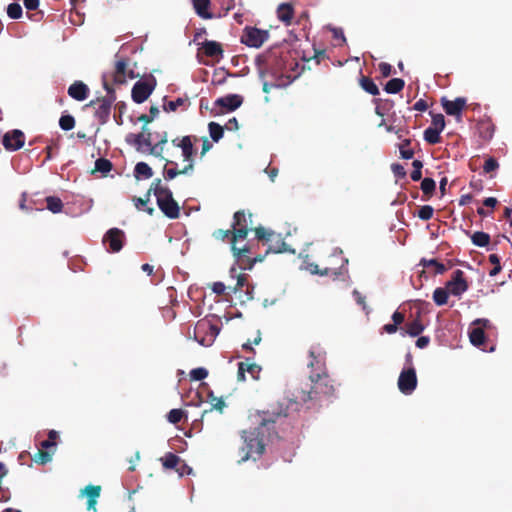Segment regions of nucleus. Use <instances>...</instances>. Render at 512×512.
Segmentation results:
<instances>
[{"label":"nucleus","mask_w":512,"mask_h":512,"mask_svg":"<svg viewBox=\"0 0 512 512\" xmlns=\"http://www.w3.org/2000/svg\"><path fill=\"white\" fill-rule=\"evenodd\" d=\"M307 366L311 369L310 374H328L326 371L325 357L316 353L313 349L309 351V362Z\"/></svg>","instance_id":"obj_21"},{"label":"nucleus","mask_w":512,"mask_h":512,"mask_svg":"<svg viewBox=\"0 0 512 512\" xmlns=\"http://www.w3.org/2000/svg\"><path fill=\"white\" fill-rule=\"evenodd\" d=\"M391 170L394 173L395 177H397V178L406 177V170L401 164H398V163L392 164Z\"/></svg>","instance_id":"obj_59"},{"label":"nucleus","mask_w":512,"mask_h":512,"mask_svg":"<svg viewBox=\"0 0 512 512\" xmlns=\"http://www.w3.org/2000/svg\"><path fill=\"white\" fill-rule=\"evenodd\" d=\"M68 95L77 101H84L89 95V88L82 81H75L69 86Z\"/></svg>","instance_id":"obj_23"},{"label":"nucleus","mask_w":512,"mask_h":512,"mask_svg":"<svg viewBox=\"0 0 512 512\" xmlns=\"http://www.w3.org/2000/svg\"><path fill=\"white\" fill-rule=\"evenodd\" d=\"M253 230L257 240L267 245L266 253H283L290 251L280 234L267 230L262 226L256 227Z\"/></svg>","instance_id":"obj_7"},{"label":"nucleus","mask_w":512,"mask_h":512,"mask_svg":"<svg viewBox=\"0 0 512 512\" xmlns=\"http://www.w3.org/2000/svg\"><path fill=\"white\" fill-rule=\"evenodd\" d=\"M226 286L222 282H214L212 285V291L217 295H223L225 293Z\"/></svg>","instance_id":"obj_62"},{"label":"nucleus","mask_w":512,"mask_h":512,"mask_svg":"<svg viewBox=\"0 0 512 512\" xmlns=\"http://www.w3.org/2000/svg\"><path fill=\"white\" fill-rule=\"evenodd\" d=\"M134 174L136 178L143 177L145 179H149L153 176V171L147 163L139 162L134 168Z\"/></svg>","instance_id":"obj_35"},{"label":"nucleus","mask_w":512,"mask_h":512,"mask_svg":"<svg viewBox=\"0 0 512 512\" xmlns=\"http://www.w3.org/2000/svg\"><path fill=\"white\" fill-rule=\"evenodd\" d=\"M2 144L7 151H17L25 144V134L19 129H13L2 136Z\"/></svg>","instance_id":"obj_15"},{"label":"nucleus","mask_w":512,"mask_h":512,"mask_svg":"<svg viewBox=\"0 0 512 512\" xmlns=\"http://www.w3.org/2000/svg\"><path fill=\"white\" fill-rule=\"evenodd\" d=\"M469 338L470 342L476 347H480L486 341L485 332L482 327L472 329L469 332Z\"/></svg>","instance_id":"obj_30"},{"label":"nucleus","mask_w":512,"mask_h":512,"mask_svg":"<svg viewBox=\"0 0 512 512\" xmlns=\"http://www.w3.org/2000/svg\"><path fill=\"white\" fill-rule=\"evenodd\" d=\"M294 16V9L291 4L282 3L277 8V17L285 25H290Z\"/></svg>","instance_id":"obj_26"},{"label":"nucleus","mask_w":512,"mask_h":512,"mask_svg":"<svg viewBox=\"0 0 512 512\" xmlns=\"http://www.w3.org/2000/svg\"><path fill=\"white\" fill-rule=\"evenodd\" d=\"M22 7L19 3H11L7 7V14L11 19H19L22 16Z\"/></svg>","instance_id":"obj_49"},{"label":"nucleus","mask_w":512,"mask_h":512,"mask_svg":"<svg viewBox=\"0 0 512 512\" xmlns=\"http://www.w3.org/2000/svg\"><path fill=\"white\" fill-rule=\"evenodd\" d=\"M52 459L51 453L48 451V449H39L38 452L34 456V461L38 464L44 465L48 462H50Z\"/></svg>","instance_id":"obj_45"},{"label":"nucleus","mask_w":512,"mask_h":512,"mask_svg":"<svg viewBox=\"0 0 512 512\" xmlns=\"http://www.w3.org/2000/svg\"><path fill=\"white\" fill-rule=\"evenodd\" d=\"M417 387L416 371L413 367L403 369L398 378V388L401 393L410 395Z\"/></svg>","instance_id":"obj_14"},{"label":"nucleus","mask_w":512,"mask_h":512,"mask_svg":"<svg viewBox=\"0 0 512 512\" xmlns=\"http://www.w3.org/2000/svg\"><path fill=\"white\" fill-rule=\"evenodd\" d=\"M243 103V97L238 94H228L216 99L215 106L222 108V113L232 112L238 109Z\"/></svg>","instance_id":"obj_19"},{"label":"nucleus","mask_w":512,"mask_h":512,"mask_svg":"<svg viewBox=\"0 0 512 512\" xmlns=\"http://www.w3.org/2000/svg\"><path fill=\"white\" fill-rule=\"evenodd\" d=\"M449 291L447 288L438 287L433 292V300L438 306H443L447 304Z\"/></svg>","instance_id":"obj_36"},{"label":"nucleus","mask_w":512,"mask_h":512,"mask_svg":"<svg viewBox=\"0 0 512 512\" xmlns=\"http://www.w3.org/2000/svg\"><path fill=\"white\" fill-rule=\"evenodd\" d=\"M434 209L430 205L422 206L418 211V217L421 220L428 221L433 217Z\"/></svg>","instance_id":"obj_54"},{"label":"nucleus","mask_w":512,"mask_h":512,"mask_svg":"<svg viewBox=\"0 0 512 512\" xmlns=\"http://www.w3.org/2000/svg\"><path fill=\"white\" fill-rule=\"evenodd\" d=\"M442 131L434 129L432 127H428L424 131V140L429 144H438L441 142V134Z\"/></svg>","instance_id":"obj_37"},{"label":"nucleus","mask_w":512,"mask_h":512,"mask_svg":"<svg viewBox=\"0 0 512 512\" xmlns=\"http://www.w3.org/2000/svg\"><path fill=\"white\" fill-rule=\"evenodd\" d=\"M471 241L475 246L486 247L490 243V235L486 232L476 231L471 235Z\"/></svg>","instance_id":"obj_34"},{"label":"nucleus","mask_w":512,"mask_h":512,"mask_svg":"<svg viewBox=\"0 0 512 512\" xmlns=\"http://www.w3.org/2000/svg\"><path fill=\"white\" fill-rule=\"evenodd\" d=\"M489 262L491 264H493V268L490 270L489 275L491 277H494V276L498 275L502 270V267L500 264V258L497 254H490Z\"/></svg>","instance_id":"obj_48"},{"label":"nucleus","mask_w":512,"mask_h":512,"mask_svg":"<svg viewBox=\"0 0 512 512\" xmlns=\"http://www.w3.org/2000/svg\"><path fill=\"white\" fill-rule=\"evenodd\" d=\"M129 59L126 57H119L116 55L114 63V70L110 77L114 84L120 85L127 81V78L134 79L136 76L132 69H129Z\"/></svg>","instance_id":"obj_11"},{"label":"nucleus","mask_w":512,"mask_h":512,"mask_svg":"<svg viewBox=\"0 0 512 512\" xmlns=\"http://www.w3.org/2000/svg\"><path fill=\"white\" fill-rule=\"evenodd\" d=\"M411 140L405 139L399 146L400 155L403 159H412L414 156V150L410 148Z\"/></svg>","instance_id":"obj_44"},{"label":"nucleus","mask_w":512,"mask_h":512,"mask_svg":"<svg viewBox=\"0 0 512 512\" xmlns=\"http://www.w3.org/2000/svg\"><path fill=\"white\" fill-rule=\"evenodd\" d=\"M420 264L424 267V268H429V267H433L435 269L434 271V274L437 275V274H443L447 268L445 267L444 264L438 262L436 259H422Z\"/></svg>","instance_id":"obj_38"},{"label":"nucleus","mask_w":512,"mask_h":512,"mask_svg":"<svg viewBox=\"0 0 512 512\" xmlns=\"http://www.w3.org/2000/svg\"><path fill=\"white\" fill-rule=\"evenodd\" d=\"M149 192H153L159 209L166 217L170 219L179 218L180 207L173 198L172 191L167 186L163 185L160 178L153 180L149 188Z\"/></svg>","instance_id":"obj_4"},{"label":"nucleus","mask_w":512,"mask_h":512,"mask_svg":"<svg viewBox=\"0 0 512 512\" xmlns=\"http://www.w3.org/2000/svg\"><path fill=\"white\" fill-rule=\"evenodd\" d=\"M202 49H203L204 54L207 57L216 58V59L223 57L224 51L222 49V46L220 43H218L216 41L206 40L202 45Z\"/></svg>","instance_id":"obj_24"},{"label":"nucleus","mask_w":512,"mask_h":512,"mask_svg":"<svg viewBox=\"0 0 512 512\" xmlns=\"http://www.w3.org/2000/svg\"><path fill=\"white\" fill-rule=\"evenodd\" d=\"M359 85L361 86V88L364 91H366L367 93H369L373 96H376L380 93L378 86L374 83V81L370 77L361 75V77L359 79Z\"/></svg>","instance_id":"obj_28"},{"label":"nucleus","mask_w":512,"mask_h":512,"mask_svg":"<svg viewBox=\"0 0 512 512\" xmlns=\"http://www.w3.org/2000/svg\"><path fill=\"white\" fill-rule=\"evenodd\" d=\"M378 69L383 77H389L392 73V66L386 62L379 63Z\"/></svg>","instance_id":"obj_60"},{"label":"nucleus","mask_w":512,"mask_h":512,"mask_svg":"<svg viewBox=\"0 0 512 512\" xmlns=\"http://www.w3.org/2000/svg\"><path fill=\"white\" fill-rule=\"evenodd\" d=\"M220 329L217 325L212 324L210 321L202 319L199 320L193 331L194 339L203 346H210L215 341Z\"/></svg>","instance_id":"obj_8"},{"label":"nucleus","mask_w":512,"mask_h":512,"mask_svg":"<svg viewBox=\"0 0 512 512\" xmlns=\"http://www.w3.org/2000/svg\"><path fill=\"white\" fill-rule=\"evenodd\" d=\"M154 90V85L147 81H137L131 91L132 99L135 103L146 101Z\"/></svg>","instance_id":"obj_18"},{"label":"nucleus","mask_w":512,"mask_h":512,"mask_svg":"<svg viewBox=\"0 0 512 512\" xmlns=\"http://www.w3.org/2000/svg\"><path fill=\"white\" fill-rule=\"evenodd\" d=\"M125 240L124 232L119 228L109 229L103 237V242L108 243L109 251L112 253L119 252Z\"/></svg>","instance_id":"obj_17"},{"label":"nucleus","mask_w":512,"mask_h":512,"mask_svg":"<svg viewBox=\"0 0 512 512\" xmlns=\"http://www.w3.org/2000/svg\"><path fill=\"white\" fill-rule=\"evenodd\" d=\"M446 288L453 296L460 297L465 293L469 288V284L464 272L459 269L454 271L451 279L446 283Z\"/></svg>","instance_id":"obj_13"},{"label":"nucleus","mask_w":512,"mask_h":512,"mask_svg":"<svg viewBox=\"0 0 512 512\" xmlns=\"http://www.w3.org/2000/svg\"><path fill=\"white\" fill-rule=\"evenodd\" d=\"M186 102L187 99L184 98H177L176 100L168 101L164 103L163 110L168 113L175 112L178 109V107L185 105Z\"/></svg>","instance_id":"obj_46"},{"label":"nucleus","mask_w":512,"mask_h":512,"mask_svg":"<svg viewBox=\"0 0 512 512\" xmlns=\"http://www.w3.org/2000/svg\"><path fill=\"white\" fill-rule=\"evenodd\" d=\"M212 147H213V145L208 140V138L207 137H203L202 138L201 156H204Z\"/></svg>","instance_id":"obj_63"},{"label":"nucleus","mask_w":512,"mask_h":512,"mask_svg":"<svg viewBox=\"0 0 512 512\" xmlns=\"http://www.w3.org/2000/svg\"><path fill=\"white\" fill-rule=\"evenodd\" d=\"M175 471L180 475H188L192 472V468L188 466L183 460H181V463L177 466Z\"/></svg>","instance_id":"obj_61"},{"label":"nucleus","mask_w":512,"mask_h":512,"mask_svg":"<svg viewBox=\"0 0 512 512\" xmlns=\"http://www.w3.org/2000/svg\"><path fill=\"white\" fill-rule=\"evenodd\" d=\"M166 161V164L164 166V169H163V177L165 180H172L174 179L175 177H177L178 175H188L190 174L191 172H182V169H177V163L174 162V161H171V160H168L164 157V159Z\"/></svg>","instance_id":"obj_25"},{"label":"nucleus","mask_w":512,"mask_h":512,"mask_svg":"<svg viewBox=\"0 0 512 512\" xmlns=\"http://www.w3.org/2000/svg\"><path fill=\"white\" fill-rule=\"evenodd\" d=\"M467 100L464 97H457L455 100H448L445 97L441 99V105L445 113L453 116L457 121L462 120V111L466 107Z\"/></svg>","instance_id":"obj_16"},{"label":"nucleus","mask_w":512,"mask_h":512,"mask_svg":"<svg viewBox=\"0 0 512 512\" xmlns=\"http://www.w3.org/2000/svg\"><path fill=\"white\" fill-rule=\"evenodd\" d=\"M150 194H151V192H149V190H148L145 195V198H141V197L133 198L134 205L138 210L143 209L147 205V203L150 200Z\"/></svg>","instance_id":"obj_58"},{"label":"nucleus","mask_w":512,"mask_h":512,"mask_svg":"<svg viewBox=\"0 0 512 512\" xmlns=\"http://www.w3.org/2000/svg\"><path fill=\"white\" fill-rule=\"evenodd\" d=\"M103 87L108 93V97L97 98L89 102L88 106L94 108V116L98 119L101 125L108 122L111 112V107L116 99L115 91L108 82L106 74L102 77Z\"/></svg>","instance_id":"obj_5"},{"label":"nucleus","mask_w":512,"mask_h":512,"mask_svg":"<svg viewBox=\"0 0 512 512\" xmlns=\"http://www.w3.org/2000/svg\"><path fill=\"white\" fill-rule=\"evenodd\" d=\"M209 402L212 405V409L222 412L225 407V402L222 398H218L213 395L212 392L208 394Z\"/></svg>","instance_id":"obj_53"},{"label":"nucleus","mask_w":512,"mask_h":512,"mask_svg":"<svg viewBox=\"0 0 512 512\" xmlns=\"http://www.w3.org/2000/svg\"><path fill=\"white\" fill-rule=\"evenodd\" d=\"M405 86V82L401 78H393L389 80L384 87V90L389 94L399 93Z\"/></svg>","instance_id":"obj_33"},{"label":"nucleus","mask_w":512,"mask_h":512,"mask_svg":"<svg viewBox=\"0 0 512 512\" xmlns=\"http://www.w3.org/2000/svg\"><path fill=\"white\" fill-rule=\"evenodd\" d=\"M240 241L241 240H233L231 251L240 268L244 270H250L253 268L256 262H262L264 260V256H253L254 245L246 243L243 246H238Z\"/></svg>","instance_id":"obj_6"},{"label":"nucleus","mask_w":512,"mask_h":512,"mask_svg":"<svg viewBox=\"0 0 512 512\" xmlns=\"http://www.w3.org/2000/svg\"><path fill=\"white\" fill-rule=\"evenodd\" d=\"M113 168V164L110 160L106 158H98L95 161L94 169L92 173H101L102 176H106Z\"/></svg>","instance_id":"obj_29"},{"label":"nucleus","mask_w":512,"mask_h":512,"mask_svg":"<svg viewBox=\"0 0 512 512\" xmlns=\"http://www.w3.org/2000/svg\"><path fill=\"white\" fill-rule=\"evenodd\" d=\"M392 320H393V323L396 324L397 326L402 324L405 320V316L402 312H399V311H395L393 314H392Z\"/></svg>","instance_id":"obj_64"},{"label":"nucleus","mask_w":512,"mask_h":512,"mask_svg":"<svg viewBox=\"0 0 512 512\" xmlns=\"http://www.w3.org/2000/svg\"><path fill=\"white\" fill-rule=\"evenodd\" d=\"M282 417H288V413L281 409L272 406L270 409L256 412L252 418L256 427L253 430L243 431L242 438L245 446L243 450H246L242 460H248L254 456H261L265 451V441L272 439L274 436L277 437L275 431V424Z\"/></svg>","instance_id":"obj_2"},{"label":"nucleus","mask_w":512,"mask_h":512,"mask_svg":"<svg viewBox=\"0 0 512 512\" xmlns=\"http://www.w3.org/2000/svg\"><path fill=\"white\" fill-rule=\"evenodd\" d=\"M189 375H190V380L201 381L208 376V370L203 367L195 368L190 371Z\"/></svg>","instance_id":"obj_50"},{"label":"nucleus","mask_w":512,"mask_h":512,"mask_svg":"<svg viewBox=\"0 0 512 512\" xmlns=\"http://www.w3.org/2000/svg\"><path fill=\"white\" fill-rule=\"evenodd\" d=\"M159 140L156 144H152V133L146 126L142 127V131L138 134H129L127 142L134 145L137 151L148 152L150 155L164 159V145L168 141L167 132L157 135Z\"/></svg>","instance_id":"obj_3"},{"label":"nucleus","mask_w":512,"mask_h":512,"mask_svg":"<svg viewBox=\"0 0 512 512\" xmlns=\"http://www.w3.org/2000/svg\"><path fill=\"white\" fill-rule=\"evenodd\" d=\"M335 393L333 380L328 374H309V382L296 387L292 398L279 402L277 407L290 415V410L300 411V407L306 405L307 409H317L322 402L330 399Z\"/></svg>","instance_id":"obj_1"},{"label":"nucleus","mask_w":512,"mask_h":512,"mask_svg":"<svg viewBox=\"0 0 512 512\" xmlns=\"http://www.w3.org/2000/svg\"><path fill=\"white\" fill-rule=\"evenodd\" d=\"M59 126L62 130L69 131L75 126V119L71 115H62L59 119Z\"/></svg>","instance_id":"obj_47"},{"label":"nucleus","mask_w":512,"mask_h":512,"mask_svg":"<svg viewBox=\"0 0 512 512\" xmlns=\"http://www.w3.org/2000/svg\"><path fill=\"white\" fill-rule=\"evenodd\" d=\"M57 437L58 432L55 430H50L48 433V439L41 442V447L44 449L54 448L56 446Z\"/></svg>","instance_id":"obj_51"},{"label":"nucleus","mask_w":512,"mask_h":512,"mask_svg":"<svg viewBox=\"0 0 512 512\" xmlns=\"http://www.w3.org/2000/svg\"><path fill=\"white\" fill-rule=\"evenodd\" d=\"M197 141V136L187 135L181 137L179 144H177V147L182 151L184 161L187 162V164L183 167L182 172H192L194 170V155L196 152L194 145Z\"/></svg>","instance_id":"obj_10"},{"label":"nucleus","mask_w":512,"mask_h":512,"mask_svg":"<svg viewBox=\"0 0 512 512\" xmlns=\"http://www.w3.org/2000/svg\"><path fill=\"white\" fill-rule=\"evenodd\" d=\"M499 168V163L498 161L493 158V157H489L486 159L484 165H483V171L484 173H491V172H494L496 171L497 169Z\"/></svg>","instance_id":"obj_55"},{"label":"nucleus","mask_w":512,"mask_h":512,"mask_svg":"<svg viewBox=\"0 0 512 512\" xmlns=\"http://www.w3.org/2000/svg\"><path fill=\"white\" fill-rule=\"evenodd\" d=\"M269 33L256 27H245L241 35V43L248 47L259 48L267 41Z\"/></svg>","instance_id":"obj_12"},{"label":"nucleus","mask_w":512,"mask_h":512,"mask_svg":"<svg viewBox=\"0 0 512 512\" xmlns=\"http://www.w3.org/2000/svg\"><path fill=\"white\" fill-rule=\"evenodd\" d=\"M424 325L421 323L420 319L417 318L405 325V333L410 335L411 337L419 336L424 331Z\"/></svg>","instance_id":"obj_32"},{"label":"nucleus","mask_w":512,"mask_h":512,"mask_svg":"<svg viewBox=\"0 0 512 512\" xmlns=\"http://www.w3.org/2000/svg\"><path fill=\"white\" fill-rule=\"evenodd\" d=\"M480 136L484 140H490L494 134V126L490 122H481L478 125Z\"/></svg>","instance_id":"obj_40"},{"label":"nucleus","mask_w":512,"mask_h":512,"mask_svg":"<svg viewBox=\"0 0 512 512\" xmlns=\"http://www.w3.org/2000/svg\"><path fill=\"white\" fill-rule=\"evenodd\" d=\"M436 189V183L432 178H424L421 182V190L428 198L433 195Z\"/></svg>","instance_id":"obj_42"},{"label":"nucleus","mask_w":512,"mask_h":512,"mask_svg":"<svg viewBox=\"0 0 512 512\" xmlns=\"http://www.w3.org/2000/svg\"><path fill=\"white\" fill-rule=\"evenodd\" d=\"M160 460L165 469L175 470L181 463V458L172 452L166 453Z\"/></svg>","instance_id":"obj_31"},{"label":"nucleus","mask_w":512,"mask_h":512,"mask_svg":"<svg viewBox=\"0 0 512 512\" xmlns=\"http://www.w3.org/2000/svg\"><path fill=\"white\" fill-rule=\"evenodd\" d=\"M208 129L210 137L214 142H218L224 135L223 127L216 122H210L208 124Z\"/></svg>","instance_id":"obj_39"},{"label":"nucleus","mask_w":512,"mask_h":512,"mask_svg":"<svg viewBox=\"0 0 512 512\" xmlns=\"http://www.w3.org/2000/svg\"><path fill=\"white\" fill-rule=\"evenodd\" d=\"M249 373L253 379H258L261 372V367L255 363L246 362L238 363L237 379L239 381L245 380V373Z\"/></svg>","instance_id":"obj_22"},{"label":"nucleus","mask_w":512,"mask_h":512,"mask_svg":"<svg viewBox=\"0 0 512 512\" xmlns=\"http://www.w3.org/2000/svg\"><path fill=\"white\" fill-rule=\"evenodd\" d=\"M232 228L234 229L233 240H245L252 230V213L246 214L244 210L234 213Z\"/></svg>","instance_id":"obj_9"},{"label":"nucleus","mask_w":512,"mask_h":512,"mask_svg":"<svg viewBox=\"0 0 512 512\" xmlns=\"http://www.w3.org/2000/svg\"><path fill=\"white\" fill-rule=\"evenodd\" d=\"M184 416V411L181 409H172L167 414V420L172 424L179 423Z\"/></svg>","instance_id":"obj_52"},{"label":"nucleus","mask_w":512,"mask_h":512,"mask_svg":"<svg viewBox=\"0 0 512 512\" xmlns=\"http://www.w3.org/2000/svg\"><path fill=\"white\" fill-rule=\"evenodd\" d=\"M83 492L88 497V499H97L100 496L101 487L88 485L85 487Z\"/></svg>","instance_id":"obj_56"},{"label":"nucleus","mask_w":512,"mask_h":512,"mask_svg":"<svg viewBox=\"0 0 512 512\" xmlns=\"http://www.w3.org/2000/svg\"><path fill=\"white\" fill-rule=\"evenodd\" d=\"M210 4V0H193L196 13L203 19L213 18V14L209 12Z\"/></svg>","instance_id":"obj_27"},{"label":"nucleus","mask_w":512,"mask_h":512,"mask_svg":"<svg viewBox=\"0 0 512 512\" xmlns=\"http://www.w3.org/2000/svg\"><path fill=\"white\" fill-rule=\"evenodd\" d=\"M233 233H234L233 228L227 229V230L218 229L213 232V237L215 239L221 240V241H225L228 239L232 246L233 245Z\"/></svg>","instance_id":"obj_43"},{"label":"nucleus","mask_w":512,"mask_h":512,"mask_svg":"<svg viewBox=\"0 0 512 512\" xmlns=\"http://www.w3.org/2000/svg\"><path fill=\"white\" fill-rule=\"evenodd\" d=\"M47 209L53 213H59L62 211L63 203L59 197L48 196L46 198Z\"/></svg>","instance_id":"obj_41"},{"label":"nucleus","mask_w":512,"mask_h":512,"mask_svg":"<svg viewBox=\"0 0 512 512\" xmlns=\"http://www.w3.org/2000/svg\"><path fill=\"white\" fill-rule=\"evenodd\" d=\"M432 128L437 129L439 131H443L445 128V118L442 114H434L432 115Z\"/></svg>","instance_id":"obj_57"},{"label":"nucleus","mask_w":512,"mask_h":512,"mask_svg":"<svg viewBox=\"0 0 512 512\" xmlns=\"http://www.w3.org/2000/svg\"><path fill=\"white\" fill-rule=\"evenodd\" d=\"M333 259H335L337 262H339L340 266L338 268L336 267H325L324 269H319L317 265H315L314 269L312 270L313 273L319 274L321 276H333L334 279L338 278L339 276H342L344 274L343 268L348 263V260L342 256H333Z\"/></svg>","instance_id":"obj_20"}]
</instances>
